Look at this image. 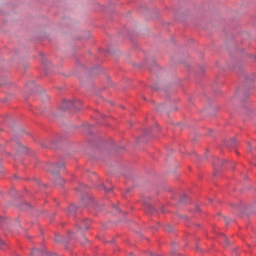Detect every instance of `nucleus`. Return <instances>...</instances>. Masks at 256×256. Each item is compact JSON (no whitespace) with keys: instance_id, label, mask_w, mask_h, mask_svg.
I'll return each instance as SVG.
<instances>
[{"instance_id":"1","label":"nucleus","mask_w":256,"mask_h":256,"mask_svg":"<svg viewBox=\"0 0 256 256\" xmlns=\"http://www.w3.org/2000/svg\"><path fill=\"white\" fill-rule=\"evenodd\" d=\"M81 105V101L77 100L75 102L72 101H64L62 103V109L68 110V109H79V106Z\"/></svg>"},{"instance_id":"2","label":"nucleus","mask_w":256,"mask_h":256,"mask_svg":"<svg viewBox=\"0 0 256 256\" xmlns=\"http://www.w3.org/2000/svg\"><path fill=\"white\" fill-rule=\"evenodd\" d=\"M64 166H65V164L63 162H60V163L55 164V165H50L49 166V171L52 172L54 175H56L59 172V170L61 168H63Z\"/></svg>"},{"instance_id":"3","label":"nucleus","mask_w":256,"mask_h":256,"mask_svg":"<svg viewBox=\"0 0 256 256\" xmlns=\"http://www.w3.org/2000/svg\"><path fill=\"white\" fill-rule=\"evenodd\" d=\"M89 226H90V222L88 220H85L80 225V229L83 231H87L89 229Z\"/></svg>"},{"instance_id":"4","label":"nucleus","mask_w":256,"mask_h":256,"mask_svg":"<svg viewBox=\"0 0 256 256\" xmlns=\"http://www.w3.org/2000/svg\"><path fill=\"white\" fill-rule=\"evenodd\" d=\"M31 255L32 256H45L46 253L43 251H40L38 249H34V250H32Z\"/></svg>"},{"instance_id":"5","label":"nucleus","mask_w":256,"mask_h":256,"mask_svg":"<svg viewBox=\"0 0 256 256\" xmlns=\"http://www.w3.org/2000/svg\"><path fill=\"white\" fill-rule=\"evenodd\" d=\"M146 208H147L148 211H150L151 214H154V213H155V209H154V207H153L152 205L147 204V205H146Z\"/></svg>"},{"instance_id":"6","label":"nucleus","mask_w":256,"mask_h":256,"mask_svg":"<svg viewBox=\"0 0 256 256\" xmlns=\"http://www.w3.org/2000/svg\"><path fill=\"white\" fill-rule=\"evenodd\" d=\"M56 184H59V185H63L64 184V180L61 178V176H58L56 178Z\"/></svg>"},{"instance_id":"7","label":"nucleus","mask_w":256,"mask_h":256,"mask_svg":"<svg viewBox=\"0 0 256 256\" xmlns=\"http://www.w3.org/2000/svg\"><path fill=\"white\" fill-rule=\"evenodd\" d=\"M76 209V206L72 205L69 207V214H74V211Z\"/></svg>"},{"instance_id":"8","label":"nucleus","mask_w":256,"mask_h":256,"mask_svg":"<svg viewBox=\"0 0 256 256\" xmlns=\"http://www.w3.org/2000/svg\"><path fill=\"white\" fill-rule=\"evenodd\" d=\"M4 246H5V242L0 238V249H3Z\"/></svg>"},{"instance_id":"9","label":"nucleus","mask_w":256,"mask_h":256,"mask_svg":"<svg viewBox=\"0 0 256 256\" xmlns=\"http://www.w3.org/2000/svg\"><path fill=\"white\" fill-rule=\"evenodd\" d=\"M166 230L169 231V232H172L173 228L168 225L167 228H166Z\"/></svg>"},{"instance_id":"10","label":"nucleus","mask_w":256,"mask_h":256,"mask_svg":"<svg viewBox=\"0 0 256 256\" xmlns=\"http://www.w3.org/2000/svg\"><path fill=\"white\" fill-rule=\"evenodd\" d=\"M55 241H56V242H61L62 240H61V238H60L59 236H56V237H55Z\"/></svg>"},{"instance_id":"11","label":"nucleus","mask_w":256,"mask_h":256,"mask_svg":"<svg viewBox=\"0 0 256 256\" xmlns=\"http://www.w3.org/2000/svg\"><path fill=\"white\" fill-rule=\"evenodd\" d=\"M104 191H105V192H110V191H111V188H106V187H104Z\"/></svg>"},{"instance_id":"12","label":"nucleus","mask_w":256,"mask_h":256,"mask_svg":"<svg viewBox=\"0 0 256 256\" xmlns=\"http://www.w3.org/2000/svg\"><path fill=\"white\" fill-rule=\"evenodd\" d=\"M44 99L45 100H48L49 99V96L47 94H44Z\"/></svg>"},{"instance_id":"13","label":"nucleus","mask_w":256,"mask_h":256,"mask_svg":"<svg viewBox=\"0 0 256 256\" xmlns=\"http://www.w3.org/2000/svg\"><path fill=\"white\" fill-rule=\"evenodd\" d=\"M87 242V237H83L82 243Z\"/></svg>"},{"instance_id":"14","label":"nucleus","mask_w":256,"mask_h":256,"mask_svg":"<svg viewBox=\"0 0 256 256\" xmlns=\"http://www.w3.org/2000/svg\"><path fill=\"white\" fill-rule=\"evenodd\" d=\"M69 237H70L71 239H73V233H70V234H69Z\"/></svg>"},{"instance_id":"15","label":"nucleus","mask_w":256,"mask_h":256,"mask_svg":"<svg viewBox=\"0 0 256 256\" xmlns=\"http://www.w3.org/2000/svg\"><path fill=\"white\" fill-rule=\"evenodd\" d=\"M25 207H29V205H28V204H25Z\"/></svg>"},{"instance_id":"16","label":"nucleus","mask_w":256,"mask_h":256,"mask_svg":"<svg viewBox=\"0 0 256 256\" xmlns=\"http://www.w3.org/2000/svg\"><path fill=\"white\" fill-rule=\"evenodd\" d=\"M180 201L183 202V198H181Z\"/></svg>"},{"instance_id":"17","label":"nucleus","mask_w":256,"mask_h":256,"mask_svg":"<svg viewBox=\"0 0 256 256\" xmlns=\"http://www.w3.org/2000/svg\"><path fill=\"white\" fill-rule=\"evenodd\" d=\"M254 60H256V56H254Z\"/></svg>"},{"instance_id":"18","label":"nucleus","mask_w":256,"mask_h":256,"mask_svg":"<svg viewBox=\"0 0 256 256\" xmlns=\"http://www.w3.org/2000/svg\"><path fill=\"white\" fill-rule=\"evenodd\" d=\"M197 211H199V208H196Z\"/></svg>"},{"instance_id":"19","label":"nucleus","mask_w":256,"mask_h":256,"mask_svg":"<svg viewBox=\"0 0 256 256\" xmlns=\"http://www.w3.org/2000/svg\"><path fill=\"white\" fill-rule=\"evenodd\" d=\"M155 256H158V255H155Z\"/></svg>"}]
</instances>
